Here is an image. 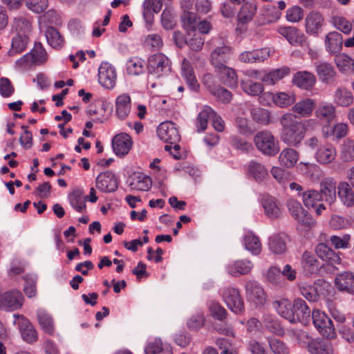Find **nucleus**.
I'll use <instances>...</instances> for the list:
<instances>
[{
	"instance_id": "dca6fc26",
	"label": "nucleus",
	"mask_w": 354,
	"mask_h": 354,
	"mask_svg": "<svg viewBox=\"0 0 354 354\" xmlns=\"http://www.w3.org/2000/svg\"><path fill=\"white\" fill-rule=\"evenodd\" d=\"M246 297L257 306H262L266 301L263 288L256 281H249L245 283Z\"/></svg>"
},
{
	"instance_id": "cd10ccee",
	"label": "nucleus",
	"mask_w": 354,
	"mask_h": 354,
	"mask_svg": "<svg viewBox=\"0 0 354 354\" xmlns=\"http://www.w3.org/2000/svg\"><path fill=\"white\" fill-rule=\"evenodd\" d=\"M116 114L121 120L125 119L131 111V97L129 94L119 95L115 100Z\"/></svg>"
},
{
	"instance_id": "a18cd8bd",
	"label": "nucleus",
	"mask_w": 354,
	"mask_h": 354,
	"mask_svg": "<svg viewBox=\"0 0 354 354\" xmlns=\"http://www.w3.org/2000/svg\"><path fill=\"white\" fill-rule=\"evenodd\" d=\"M274 103L279 107H286L295 102V95L292 93H277L272 96Z\"/></svg>"
},
{
	"instance_id": "e433bc0d",
	"label": "nucleus",
	"mask_w": 354,
	"mask_h": 354,
	"mask_svg": "<svg viewBox=\"0 0 354 354\" xmlns=\"http://www.w3.org/2000/svg\"><path fill=\"white\" fill-rule=\"evenodd\" d=\"M248 171L257 182H261L268 176V169L263 165L256 160L250 162Z\"/></svg>"
},
{
	"instance_id": "393cba45",
	"label": "nucleus",
	"mask_w": 354,
	"mask_h": 354,
	"mask_svg": "<svg viewBox=\"0 0 354 354\" xmlns=\"http://www.w3.org/2000/svg\"><path fill=\"white\" fill-rule=\"evenodd\" d=\"M324 18L318 12H310L306 18V29L308 33L317 35L323 25Z\"/></svg>"
},
{
	"instance_id": "a211bd4d",
	"label": "nucleus",
	"mask_w": 354,
	"mask_h": 354,
	"mask_svg": "<svg viewBox=\"0 0 354 354\" xmlns=\"http://www.w3.org/2000/svg\"><path fill=\"white\" fill-rule=\"evenodd\" d=\"M112 147L113 151L117 156H124L131 149V138L127 133L118 134L112 140Z\"/></svg>"
},
{
	"instance_id": "473e14b6",
	"label": "nucleus",
	"mask_w": 354,
	"mask_h": 354,
	"mask_svg": "<svg viewBox=\"0 0 354 354\" xmlns=\"http://www.w3.org/2000/svg\"><path fill=\"white\" fill-rule=\"evenodd\" d=\"M290 73V68L288 66H283L266 73L261 80L268 85H273L278 81L282 80L284 77L288 75Z\"/></svg>"
},
{
	"instance_id": "c9c22d12",
	"label": "nucleus",
	"mask_w": 354,
	"mask_h": 354,
	"mask_svg": "<svg viewBox=\"0 0 354 354\" xmlns=\"http://www.w3.org/2000/svg\"><path fill=\"white\" fill-rule=\"evenodd\" d=\"M262 205L264 208L266 215L268 218L274 219L280 216V208L273 197L268 196L264 198L262 201Z\"/></svg>"
},
{
	"instance_id": "6e6552de",
	"label": "nucleus",
	"mask_w": 354,
	"mask_h": 354,
	"mask_svg": "<svg viewBox=\"0 0 354 354\" xmlns=\"http://www.w3.org/2000/svg\"><path fill=\"white\" fill-rule=\"evenodd\" d=\"M223 297L227 306L236 314L244 312V302L240 295L239 291L233 288H227L223 292Z\"/></svg>"
},
{
	"instance_id": "8fccbe9b",
	"label": "nucleus",
	"mask_w": 354,
	"mask_h": 354,
	"mask_svg": "<svg viewBox=\"0 0 354 354\" xmlns=\"http://www.w3.org/2000/svg\"><path fill=\"white\" fill-rule=\"evenodd\" d=\"M152 181L150 177L142 174L138 175L129 184L131 189L140 191H149L151 187Z\"/></svg>"
},
{
	"instance_id": "e2e57ef3",
	"label": "nucleus",
	"mask_w": 354,
	"mask_h": 354,
	"mask_svg": "<svg viewBox=\"0 0 354 354\" xmlns=\"http://www.w3.org/2000/svg\"><path fill=\"white\" fill-rule=\"evenodd\" d=\"M210 93L216 98L218 101H220L224 104L229 103L232 98L231 92L222 86H218L210 89Z\"/></svg>"
},
{
	"instance_id": "5fc2aeb1",
	"label": "nucleus",
	"mask_w": 354,
	"mask_h": 354,
	"mask_svg": "<svg viewBox=\"0 0 354 354\" xmlns=\"http://www.w3.org/2000/svg\"><path fill=\"white\" fill-rule=\"evenodd\" d=\"M218 71L223 73L222 79L225 85L230 87H236L237 86V76L234 69L226 66L218 69Z\"/></svg>"
},
{
	"instance_id": "09e8293b",
	"label": "nucleus",
	"mask_w": 354,
	"mask_h": 354,
	"mask_svg": "<svg viewBox=\"0 0 354 354\" xmlns=\"http://www.w3.org/2000/svg\"><path fill=\"white\" fill-rule=\"evenodd\" d=\"M335 63L342 72H352L354 73V59L346 54H339L335 59Z\"/></svg>"
},
{
	"instance_id": "de8ad7c7",
	"label": "nucleus",
	"mask_w": 354,
	"mask_h": 354,
	"mask_svg": "<svg viewBox=\"0 0 354 354\" xmlns=\"http://www.w3.org/2000/svg\"><path fill=\"white\" fill-rule=\"evenodd\" d=\"M214 115V111L209 106H205L199 113L197 117V131L201 132L206 129L208 119L211 118V115Z\"/></svg>"
},
{
	"instance_id": "9b49d317",
	"label": "nucleus",
	"mask_w": 354,
	"mask_h": 354,
	"mask_svg": "<svg viewBox=\"0 0 354 354\" xmlns=\"http://www.w3.org/2000/svg\"><path fill=\"white\" fill-rule=\"evenodd\" d=\"M96 188L104 193H111L117 190L118 181L111 171L100 173L95 179Z\"/></svg>"
},
{
	"instance_id": "bf43d9fd",
	"label": "nucleus",
	"mask_w": 354,
	"mask_h": 354,
	"mask_svg": "<svg viewBox=\"0 0 354 354\" xmlns=\"http://www.w3.org/2000/svg\"><path fill=\"white\" fill-rule=\"evenodd\" d=\"M270 249L275 254H281L286 250L285 238L282 235H276L270 238Z\"/></svg>"
},
{
	"instance_id": "4d7b16f0",
	"label": "nucleus",
	"mask_w": 354,
	"mask_h": 354,
	"mask_svg": "<svg viewBox=\"0 0 354 354\" xmlns=\"http://www.w3.org/2000/svg\"><path fill=\"white\" fill-rule=\"evenodd\" d=\"M351 241V236L348 234H344L342 236L333 235L330 237V243L336 249H347L352 248Z\"/></svg>"
},
{
	"instance_id": "79ce46f5",
	"label": "nucleus",
	"mask_w": 354,
	"mask_h": 354,
	"mask_svg": "<svg viewBox=\"0 0 354 354\" xmlns=\"http://www.w3.org/2000/svg\"><path fill=\"white\" fill-rule=\"evenodd\" d=\"M245 248L254 255H258L261 252V243L258 236L252 233L246 234L243 238Z\"/></svg>"
},
{
	"instance_id": "680f3d73",
	"label": "nucleus",
	"mask_w": 354,
	"mask_h": 354,
	"mask_svg": "<svg viewBox=\"0 0 354 354\" xmlns=\"http://www.w3.org/2000/svg\"><path fill=\"white\" fill-rule=\"evenodd\" d=\"M208 308L211 315L214 318L219 321H223L226 319L227 312L219 303L211 301Z\"/></svg>"
},
{
	"instance_id": "37998d69",
	"label": "nucleus",
	"mask_w": 354,
	"mask_h": 354,
	"mask_svg": "<svg viewBox=\"0 0 354 354\" xmlns=\"http://www.w3.org/2000/svg\"><path fill=\"white\" fill-rule=\"evenodd\" d=\"M252 263L250 261L239 260L235 261L228 268L229 273L232 276L238 274H246L250 272Z\"/></svg>"
},
{
	"instance_id": "4468645a",
	"label": "nucleus",
	"mask_w": 354,
	"mask_h": 354,
	"mask_svg": "<svg viewBox=\"0 0 354 354\" xmlns=\"http://www.w3.org/2000/svg\"><path fill=\"white\" fill-rule=\"evenodd\" d=\"M232 55L231 48L223 43L221 46H218L211 53L212 64L217 69L227 66Z\"/></svg>"
},
{
	"instance_id": "39448f33",
	"label": "nucleus",
	"mask_w": 354,
	"mask_h": 354,
	"mask_svg": "<svg viewBox=\"0 0 354 354\" xmlns=\"http://www.w3.org/2000/svg\"><path fill=\"white\" fill-rule=\"evenodd\" d=\"M311 315L315 327L323 336L328 339L336 337L335 326L326 314L319 310H314Z\"/></svg>"
},
{
	"instance_id": "69168bd1",
	"label": "nucleus",
	"mask_w": 354,
	"mask_h": 354,
	"mask_svg": "<svg viewBox=\"0 0 354 354\" xmlns=\"http://www.w3.org/2000/svg\"><path fill=\"white\" fill-rule=\"evenodd\" d=\"M26 7L35 13L43 12L48 6V0H25Z\"/></svg>"
},
{
	"instance_id": "2f4dec72",
	"label": "nucleus",
	"mask_w": 354,
	"mask_h": 354,
	"mask_svg": "<svg viewBox=\"0 0 354 354\" xmlns=\"http://www.w3.org/2000/svg\"><path fill=\"white\" fill-rule=\"evenodd\" d=\"M338 194L342 203L347 207L354 205V191L347 182H341L338 186Z\"/></svg>"
},
{
	"instance_id": "49530a36",
	"label": "nucleus",
	"mask_w": 354,
	"mask_h": 354,
	"mask_svg": "<svg viewBox=\"0 0 354 354\" xmlns=\"http://www.w3.org/2000/svg\"><path fill=\"white\" fill-rule=\"evenodd\" d=\"M340 158L344 162L354 160V140L346 139L343 142L340 148Z\"/></svg>"
},
{
	"instance_id": "aec40b11",
	"label": "nucleus",
	"mask_w": 354,
	"mask_h": 354,
	"mask_svg": "<svg viewBox=\"0 0 354 354\" xmlns=\"http://www.w3.org/2000/svg\"><path fill=\"white\" fill-rule=\"evenodd\" d=\"M319 194L322 201L331 205L336 200V183L333 179H325L320 183Z\"/></svg>"
},
{
	"instance_id": "6ab92c4d",
	"label": "nucleus",
	"mask_w": 354,
	"mask_h": 354,
	"mask_svg": "<svg viewBox=\"0 0 354 354\" xmlns=\"http://www.w3.org/2000/svg\"><path fill=\"white\" fill-rule=\"evenodd\" d=\"M324 44L326 50L330 55H336L342 48V35L337 31L330 32L325 37Z\"/></svg>"
},
{
	"instance_id": "a878e982",
	"label": "nucleus",
	"mask_w": 354,
	"mask_h": 354,
	"mask_svg": "<svg viewBox=\"0 0 354 354\" xmlns=\"http://www.w3.org/2000/svg\"><path fill=\"white\" fill-rule=\"evenodd\" d=\"M108 104L104 101H97L89 106L87 113L95 116V121L103 122L108 118L107 109Z\"/></svg>"
},
{
	"instance_id": "58836bf2",
	"label": "nucleus",
	"mask_w": 354,
	"mask_h": 354,
	"mask_svg": "<svg viewBox=\"0 0 354 354\" xmlns=\"http://www.w3.org/2000/svg\"><path fill=\"white\" fill-rule=\"evenodd\" d=\"M279 160L282 166L290 168L297 163L298 160V153L296 150L293 149H285L281 152Z\"/></svg>"
},
{
	"instance_id": "6e6d98bb",
	"label": "nucleus",
	"mask_w": 354,
	"mask_h": 354,
	"mask_svg": "<svg viewBox=\"0 0 354 354\" xmlns=\"http://www.w3.org/2000/svg\"><path fill=\"white\" fill-rule=\"evenodd\" d=\"M13 28L17 34L28 35L32 30V26L29 20L24 17H15Z\"/></svg>"
},
{
	"instance_id": "774afa93",
	"label": "nucleus",
	"mask_w": 354,
	"mask_h": 354,
	"mask_svg": "<svg viewBox=\"0 0 354 354\" xmlns=\"http://www.w3.org/2000/svg\"><path fill=\"white\" fill-rule=\"evenodd\" d=\"M25 284L24 291L28 297H34L36 294V277L33 274H26L24 277Z\"/></svg>"
},
{
	"instance_id": "5701e85b",
	"label": "nucleus",
	"mask_w": 354,
	"mask_h": 354,
	"mask_svg": "<svg viewBox=\"0 0 354 354\" xmlns=\"http://www.w3.org/2000/svg\"><path fill=\"white\" fill-rule=\"evenodd\" d=\"M181 71L182 76L189 88L192 91L197 92L199 89L200 85L195 77L192 66L185 59L183 62Z\"/></svg>"
},
{
	"instance_id": "7ed1b4c3",
	"label": "nucleus",
	"mask_w": 354,
	"mask_h": 354,
	"mask_svg": "<svg viewBox=\"0 0 354 354\" xmlns=\"http://www.w3.org/2000/svg\"><path fill=\"white\" fill-rule=\"evenodd\" d=\"M254 143L259 151L268 156H274L279 151L278 141L267 130L258 132L254 137Z\"/></svg>"
},
{
	"instance_id": "20e7f679",
	"label": "nucleus",
	"mask_w": 354,
	"mask_h": 354,
	"mask_svg": "<svg viewBox=\"0 0 354 354\" xmlns=\"http://www.w3.org/2000/svg\"><path fill=\"white\" fill-rule=\"evenodd\" d=\"M315 252L318 257L326 262L322 266V268L330 273L338 270L337 266L342 264V259L338 253L325 243H319L315 248Z\"/></svg>"
},
{
	"instance_id": "13d9d810",
	"label": "nucleus",
	"mask_w": 354,
	"mask_h": 354,
	"mask_svg": "<svg viewBox=\"0 0 354 354\" xmlns=\"http://www.w3.org/2000/svg\"><path fill=\"white\" fill-rule=\"evenodd\" d=\"M250 113L253 120L256 122L263 125H267L270 122V114L267 109L260 107L254 108Z\"/></svg>"
},
{
	"instance_id": "1a4fd4ad",
	"label": "nucleus",
	"mask_w": 354,
	"mask_h": 354,
	"mask_svg": "<svg viewBox=\"0 0 354 354\" xmlns=\"http://www.w3.org/2000/svg\"><path fill=\"white\" fill-rule=\"evenodd\" d=\"M157 134L160 140L170 145L176 144L180 140V136L176 124L171 121L162 122L158 127Z\"/></svg>"
},
{
	"instance_id": "c85d7f7f",
	"label": "nucleus",
	"mask_w": 354,
	"mask_h": 354,
	"mask_svg": "<svg viewBox=\"0 0 354 354\" xmlns=\"http://www.w3.org/2000/svg\"><path fill=\"white\" fill-rule=\"evenodd\" d=\"M353 96L352 93L344 86H339L334 92L333 102L340 106H348L352 104Z\"/></svg>"
},
{
	"instance_id": "f03ea898",
	"label": "nucleus",
	"mask_w": 354,
	"mask_h": 354,
	"mask_svg": "<svg viewBox=\"0 0 354 354\" xmlns=\"http://www.w3.org/2000/svg\"><path fill=\"white\" fill-rule=\"evenodd\" d=\"M276 308L281 317L292 324L300 322L306 324L312 315L306 301L300 298L295 299L292 304L288 299L277 301Z\"/></svg>"
},
{
	"instance_id": "a19ab883",
	"label": "nucleus",
	"mask_w": 354,
	"mask_h": 354,
	"mask_svg": "<svg viewBox=\"0 0 354 354\" xmlns=\"http://www.w3.org/2000/svg\"><path fill=\"white\" fill-rule=\"evenodd\" d=\"M45 33L48 44L53 48H57L63 46L64 38L55 28L51 26H48Z\"/></svg>"
},
{
	"instance_id": "052dcab7",
	"label": "nucleus",
	"mask_w": 354,
	"mask_h": 354,
	"mask_svg": "<svg viewBox=\"0 0 354 354\" xmlns=\"http://www.w3.org/2000/svg\"><path fill=\"white\" fill-rule=\"evenodd\" d=\"M302 200L304 205L308 208L315 207L316 203L321 200L319 192L314 189H310L301 194Z\"/></svg>"
},
{
	"instance_id": "c756f323",
	"label": "nucleus",
	"mask_w": 354,
	"mask_h": 354,
	"mask_svg": "<svg viewBox=\"0 0 354 354\" xmlns=\"http://www.w3.org/2000/svg\"><path fill=\"white\" fill-rule=\"evenodd\" d=\"M19 327L24 341L28 343H32L37 341V331L28 319L22 317L21 320L19 322Z\"/></svg>"
},
{
	"instance_id": "4be33fe9",
	"label": "nucleus",
	"mask_w": 354,
	"mask_h": 354,
	"mask_svg": "<svg viewBox=\"0 0 354 354\" xmlns=\"http://www.w3.org/2000/svg\"><path fill=\"white\" fill-rule=\"evenodd\" d=\"M336 157V150L333 145L326 143L320 145L315 153V158L320 164L332 162Z\"/></svg>"
},
{
	"instance_id": "72a5a7b5",
	"label": "nucleus",
	"mask_w": 354,
	"mask_h": 354,
	"mask_svg": "<svg viewBox=\"0 0 354 354\" xmlns=\"http://www.w3.org/2000/svg\"><path fill=\"white\" fill-rule=\"evenodd\" d=\"M68 198L71 205L78 212H82L86 209V201L88 196H83V192L80 189H74L68 194Z\"/></svg>"
},
{
	"instance_id": "bb28decb",
	"label": "nucleus",
	"mask_w": 354,
	"mask_h": 354,
	"mask_svg": "<svg viewBox=\"0 0 354 354\" xmlns=\"http://www.w3.org/2000/svg\"><path fill=\"white\" fill-rule=\"evenodd\" d=\"M311 354H333L331 343L328 340L313 339L308 345Z\"/></svg>"
},
{
	"instance_id": "ea45409f",
	"label": "nucleus",
	"mask_w": 354,
	"mask_h": 354,
	"mask_svg": "<svg viewBox=\"0 0 354 354\" xmlns=\"http://www.w3.org/2000/svg\"><path fill=\"white\" fill-rule=\"evenodd\" d=\"M315 113L319 120L329 123L335 117V108L332 104L320 105Z\"/></svg>"
},
{
	"instance_id": "423d86ee",
	"label": "nucleus",
	"mask_w": 354,
	"mask_h": 354,
	"mask_svg": "<svg viewBox=\"0 0 354 354\" xmlns=\"http://www.w3.org/2000/svg\"><path fill=\"white\" fill-rule=\"evenodd\" d=\"M315 66L318 79L322 84L328 86L336 84L338 74L332 64L319 61L315 62Z\"/></svg>"
},
{
	"instance_id": "3c124183",
	"label": "nucleus",
	"mask_w": 354,
	"mask_h": 354,
	"mask_svg": "<svg viewBox=\"0 0 354 354\" xmlns=\"http://www.w3.org/2000/svg\"><path fill=\"white\" fill-rule=\"evenodd\" d=\"M331 23L334 27L346 35H348L353 29V24L343 16H333L331 18Z\"/></svg>"
},
{
	"instance_id": "9d476101",
	"label": "nucleus",
	"mask_w": 354,
	"mask_h": 354,
	"mask_svg": "<svg viewBox=\"0 0 354 354\" xmlns=\"http://www.w3.org/2000/svg\"><path fill=\"white\" fill-rule=\"evenodd\" d=\"M23 295L17 290H10L0 293V309L15 310L23 304Z\"/></svg>"
},
{
	"instance_id": "338daca9",
	"label": "nucleus",
	"mask_w": 354,
	"mask_h": 354,
	"mask_svg": "<svg viewBox=\"0 0 354 354\" xmlns=\"http://www.w3.org/2000/svg\"><path fill=\"white\" fill-rule=\"evenodd\" d=\"M268 344L274 354H289V348L285 343L276 338L268 339Z\"/></svg>"
},
{
	"instance_id": "c03bdc74",
	"label": "nucleus",
	"mask_w": 354,
	"mask_h": 354,
	"mask_svg": "<svg viewBox=\"0 0 354 354\" xmlns=\"http://www.w3.org/2000/svg\"><path fill=\"white\" fill-rule=\"evenodd\" d=\"M34 65H41L47 61L48 55L46 50L40 42L35 43L34 48L30 52Z\"/></svg>"
},
{
	"instance_id": "4c0bfd02",
	"label": "nucleus",
	"mask_w": 354,
	"mask_h": 354,
	"mask_svg": "<svg viewBox=\"0 0 354 354\" xmlns=\"http://www.w3.org/2000/svg\"><path fill=\"white\" fill-rule=\"evenodd\" d=\"M257 11V4L245 3L238 13V20L241 24H247L252 20Z\"/></svg>"
},
{
	"instance_id": "0e129e2a",
	"label": "nucleus",
	"mask_w": 354,
	"mask_h": 354,
	"mask_svg": "<svg viewBox=\"0 0 354 354\" xmlns=\"http://www.w3.org/2000/svg\"><path fill=\"white\" fill-rule=\"evenodd\" d=\"M229 142L232 147L242 151H248L252 149L251 143L247 142L237 136H232L229 138Z\"/></svg>"
},
{
	"instance_id": "f704fd0d",
	"label": "nucleus",
	"mask_w": 354,
	"mask_h": 354,
	"mask_svg": "<svg viewBox=\"0 0 354 354\" xmlns=\"http://www.w3.org/2000/svg\"><path fill=\"white\" fill-rule=\"evenodd\" d=\"M302 268L306 274H311L318 271L319 265L317 259L309 252H304L302 255Z\"/></svg>"
},
{
	"instance_id": "b1692460",
	"label": "nucleus",
	"mask_w": 354,
	"mask_h": 354,
	"mask_svg": "<svg viewBox=\"0 0 354 354\" xmlns=\"http://www.w3.org/2000/svg\"><path fill=\"white\" fill-rule=\"evenodd\" d=\"M292 111L300 117L307 118L311 115L315 108V102L310 98H304L296 103H294Z\"/></svg>"
},
{
	"instance_id": "f257e3e1",
	"label": "nucleus",
	"mask_w": 354,
	"mask_h": 354,
	"mask_svg": "<svg viewBox=\"0 0 354 354\" xmlns=\"http://www.w3.org/2000/svg\"><path fill=\"white\" fill-rule=\"evenodd\" d=\"M281 125V138L283 142L290 146L299 144L304 138L306 127L316 124L314 120H307L302 123L293 113L283 114L280 119Z\"/></svg>"
},
{
	"instance_id": "f8f14e48",
	"label": "nucleus",
	"mask_w": 354,
	"mask_h": 354,
	"mask_svg": "<svg viewBox=\"0 0 354 354\" xmlns=\"http://www.w3.org/2000/svg\"><path fill=\"white\" fill-rule=\"evenodd\" d=\"M278 32L285 37L291 45L300 46L308 45L307 37L295 27H281L278 29Z\"/></svg>"
},
{
	"instance_id": "0eeeda50",
	"label": "nucleus",
	"mask_w": 354,
	"mask_h": 354,
	"mask_svg": "<svg viewBox=\"0 0 354 354\" xmlns=\"http://www.w3.org/2000/svg\"><path fill=\"white\" fill-rule=\"evenodd\" d=\"M287 205L290 214L301 225L311 227L315 225V220L303 208L300 203L291 199L288 201Z\"/></svg>"
},
{
	"instance_id": "7c9ffc66",
	"label": "nucleus",
	"mask_w": 354,
	"mask_h": 354,
	"mask_svg": "<svg viewBox=\"0 0 354 354\" xmlns=\"http://www.w3.org/2000/svg\"><path fill=\"white\" fill-rule=\"evenodd\" d=\"M28 41V35L17 34L12 39L11 48L8 50V55L10 57H13L17 54L22 53L26 50Z\"/></svg>"
},
{
	"instance_id": "603ef678",
	"label": "nucleus",
	"mask_w": 354,
	"mask_h": 354,
	"mask_svg": "<svg viewBox=\"0 0 354 354\" xmlns=\"http://www.w3.org/2000/svg\"><path fill=\"white\" fill-rule=\"evenodd\" d=\"M37 319L44 331L50 335L53 333V321L49 314L44 310H39L37 313Z\"/></svg>"
},
{
	"instance_id": "2eb2a0df",
	"label": "nucleus",
	"mask_w": 354,
	"mask_h": 354,
	"mask_svg": "<svg viewBox=\"0 0 354 354\" xmlns=\"http://www.w3.org/2000/svg\"><path fill=\"white\" fill-rule=\"evenodd\" d=\"M116 72L113 66L107 62L102 63L98 69V80L102 86L113 88L115 85Z\"/></svg>"
},
{
	"instance_id": "f3484780",
	"label": "nucleus",
	"mask_w": 354,
	"mask_h": 354,
	"mask_svg": "<svg viewBox=\"0 0 354 354\" xmlns=\"http://www.w3.org/2000/svg\"><path fill=\"white\" fill-rule=\"evenodd\" d=\"M169 59L162 53H157L150 56L148 59L147 68L150 74L162 75L169 66Z\"/></svg>"
},
{
	"instance_id": "ddd939ff",
	"label": "nucleus",
	"mask_w": 354,
	"mask_h": 354,
	"mask_svg": "<svg viewBox=\"0 0 354 354\" xmlns=\"http://www.w3.org/2000/svg\"><path fill=\"white\" fill-rule=\"evenodd\" d=\"M334 285L338 291L354 295V272L344 271L337 274Z\"/></svg>"
},
{
	"instance_id": "412c9836",
	"label": "nucleus",
	"mask_w": 354,
	"mask_h": 354,
	"mask_svg": "<svg viewBox=\"0 0 354 354\" xmlns=\"http://www.w3.org/2000/svg\"><path fill=\"white\" fill-rule=\"evenodd\" d=\"M292 83L301 89L308 91L315 86L316 77L308 71H299L295 74Z\"/></svg>"
},
{
	"instance_id": "864d4df0",
	"label": "nucleus",
	"mask_w": 354,
	"mask_h": 354,
	"mask_svg": "<svg viewBox=\"0 0 354 354\" xmlns=\"http://www.w3.org/2000/svg\"><path fill=\"white\" fill-rule=\"evenodd\" d=\"M243 90L248 95L257 96L263 91V86L261 83L255 82L251 80L241 82Z\"/></svg>"
}]
</instances>
